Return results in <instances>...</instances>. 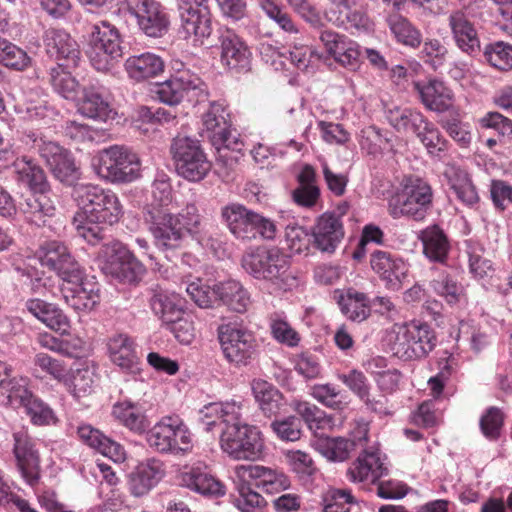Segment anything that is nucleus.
Segmentation results:
<instances>
[{
  "instance_id": "f257e3e1",
  "label": "nucleus",
  "mask_w": 512,
  "mask_h": 512,
  "mask_svg": "<svg viewBox=\"0 0 512 512\" xmlns=\"http://www.w3.org/2000/svg\"><path fill=\"white\" fill-rule=\"evenodd\" d=\"M234 475L238 492L235 506L241 512H264L267 502L255 489L278 494L291 487V481L283 471L263 465H237Z\"/></svg>"
},
{
  "instance_id": "f03ea898",
  "label": "nucleus",
  "mask_w": 512,
  "mask_h": 512,
  "mask_svg": "<svg viewBox=\"0 0 512 512\" xmlns=\"http://www.w3.org/2000/svg\"><path fill=\"white\" fill-rule=\"evenodd\" d=\"M229 113L225 105L219 101L210 103L203 115V126L207 137L216 148L217 164L227 170H233L243 157L244 144L230 130Z\"/></svg>"
},
{
  "instance_id": "7ed1b4c3",
  "label": "nucleus",
  "mask_w": 512,
  "mask_h": 512,
  "mask_svg": "<svg viewBox=\"0 0 512 512\" xmlns=\"http://www.w3.org/2000/svg\"><path fill=\"white\" fill-rule=\"evenodd\" d=\"M433 207V190L431 185L418 176H406L399 189L388 203L389 214L394 219L402 217L422 221Z\"/></svg>"
},
{
  "instance_id": "20e7f679",
  "label": "nucleus",
  "mask_w": 512,
  "mask_h": 512,
  "mask_svg": "<svg viewBox=\"0 0 512 512\" xmlns=\"http://www.w3.org/2000/svg\"><path fill=\"white\" fill-rule=\"evenodd\" d=\"M394 337L390 349L402 360H420L434 350L437 337L433 328L426 322L411 320L393 326Z\"/></svg>"
},
{
  "instance_id": "39448f33",
  "label": "nucleus",
  "mask_w": 512,
  "mask_h": 512,
  "mask_svg": "<svg viewBox=\"0 0 512 512\" xmlns=\"http://www.w3.org/2000/svg\"><path fill=\"white\" fill-rule=\"evenodd\" d=\"M221 219L237 239L251 241L262 238L273 240L277 234L275 222L241 203H228L221 208Z\"/></svg>"
},
{
  "instance_id": "423d86ee",
  "label": "nucleus",
  "mask_w": 512,
  "mask_h": 512,
  "mask_svg": "<svg viewBox=\"0 0 512 512\" xmlns=\"http://www.w3.org/2000/svg\"><path fill=\"white\" fill-rule=\"evenodd\" d=\"M74 197L80 213L93 222L113 225L124 214L123 206L117 194L99 185L79 184L74 188Z\"/></svg>"
},
{
  "instance_id": "0eeeda50",
  "label": "nucleus",
  "mask_w": 512,
  "mask_h": 512,
  "mask_svg": "<svg viewBox=\"0 0 512 512\" xmlns=\"http://www.w3.org/2000/svg\"><path fill=\"white\" fill-rule=\"evenodd\" d=\"M221 450L237 461H255L261 458L264 441L260 430L240 420L231 421L222 428Z\"/></svg>"
},
{
  "instance_id": "6e6552de",
  "label": "nucleus",
  "mask_w": 512,
  "mask_h": 512,
  "mask_svg": "<svg viewBox=\"0 0 512 512\" xmlns=\"http://www.w3.org/2000/svg\"><path fill=\"white\" fill-rule=\"evenodd\" d=\"M244 270L258 280L283 287L289 278L290 257L278 247L259 246L242 257Z\"/></svg>"
},
{
  "instance_id": "1a4fd4ad",
  "label": "nucleus",
  "mask_w": 512,
  "mask_h": 512,
  "mask_svg": "<svg viewBox=\"0 0 512 512\" xmlns=\"http://www.w3.org/2000/svg\"><path fill=\"white\" fill-rule=\"evenodd\" d=\"M97 175L112 184L131 183L141 176V161L138 155L124 145H113L103 149L94 164Z\"/></svg>"
},
{
  "instance_id": "9d476101",
  "label": "nucleus",
  "mask_w": 512,
  "mask_h": 512,
  "mask_svg": "<svg viewBox=\"0 0 512 512\" xmlns=\"http://www.w3.org/2000/svg\"><path fill=\"white\" fill-rule=\"evenodd\" d=\"M170 152L179 175L189 181L202 180L211 169L200 141L185 135H177L170 145Z\"/></svg>"
},
{
  "instance_id": "9b49d317",
  "label": "nucleus",
  "mask_w": 512,
  "mask_h": 512,
  "mask_svg": "<svg viewBox=\"0 0 512 512\" xmlns=\"http://www.w3.org/2000/svg\"><path fill=\"white\" fill-rule=\"evenodd\" d=\"M148 445L160 453L187 452L192 448V434L178 416L162 417L146 436Z\"/></svg>"
},
{
  "instance_id": "f8f14e48",
  "label": "nucleus",
  "mask_w": 512,
  "mask_h": 512,
  "mask_svg": "<svg viewBox=\"0 0 512 512\" xmlns=\"http://www.w3.org/2000/svg\"><path fill=\"white\" fill-rule=\"evenodd\" d=\"M144 220L153 236L155 246L160 251L174 252L182 247L185 236L174 214L153 206L147 209Z\"/></svg>"
},
{
  "instance_id": "ddd939ff",
  "label": "nucleus",
  "mask_w": 512,
  "mask_h": 512,
  "mask_svg": "<svg viewBox=\"0 0 512 512\" xmlns=\"http://www.w3.org/2000/svg\"><path fill=\"white\" fill-rule=\"evenodd\" d=\"M159 100L169 106L179 104L184 98L192 104L207 98V86L197 76L182 73L157 84L155 91Z\"/></svg>"
},
{
  "instance_id": "4468645a",
  "label": "nucleus",
  "mask_w": 512,
  "mask_h": 512,
  "mask_svg": "<svg viewBox=\"0 0 512 512\" xmlns=\"http://www.w3.org/2000/svg\"><path fill=\"white\" fill-rule=\"evenodd\" d=\"M102 255L104 257L102 271L121 282H134L144 271L142 264L118 240L104 244Z\"/></svg>"
},
{
  "instance_id": "2eb2a0df",
  "label": "nucleus",
  "mask_w": 512,
  "mask_h": 512,
  "mask_svg": "<svg viewBox=\"0 0 512 512\" xmlns=\"http://www.w3.org/2000/svg\"><path fill=\"white\" fill-rule=\"evenodd\" d=\"M218 338L224 357L236 366H247L256 354V339L253 334L232 324L218 328Z\"/></svg>"
},
{
  "instance_id": "dca6fc26",
  "label": "nucleus",
  "mask_w": 512,
  "mask_h": 512,
  "mask_svg": "<svg viewBox=\"0 0 512 512\" xmlns=\"http://www.w3.org/2000/svg\"><path fill=\"white\" fill-rule=\"evenodd\" d=\"M12 440L16 468L24 481L34 487L41 478V458L36 442L24 430L14 432Z\"/></svg>"
},
{
  "instance_id": "f3484780",
  "label": "nucleus",
  "mask_w": 512,
  "mask_h": 512,
  "mask_svg": "<svg viewBox=\"0 0 512 512\" xmlns=\"http://www.w3.org/2000/svg\"><path fill=\"white\" fill-rule=\"evenodd\" d=\"M38 257L41 265L55 272L62 282L79 280L82 268L63 242L58 240L44 242L38 249Z\"/></svg>"
},
{
  "instance_id": "a211bd4d",
  "label": "nucleus",
  "mask_w": 512,
  "mask_h": 512,
  "mask_svg": "<svg viewBox=\"0 0 512 512\" xmlns=\"http://www.w3.org/2000/svg\"><path fill=\"white\" fill-rule=\"evenodd\" d=\"M126 10L137 20L140 30L148 37H162L168 30L169 18L156 0H124Z\"/></svg>"
},
{
  "instance_id": "6ab92c4d",
  "label": "nucleus",
  "mask_w": 512,
  "mask_h": 512,
  "mask_svg": "<svg viewBox=\"0 0 512 512\" xmlns=\"http://www.w3.org/2000/svg\"><path fill=\"white\" fill-rule=\"evenodd\" d=\"M33 143L57 179L64 183H72L77 178L74 159L66 149L57 142L43 138H34Z\"/></svg>"
},
{
  "instance_id": "aec40b11",
  "label": "nucleus",
  "mask_w": 512,
  "mask_h": 512,
  "mask_svg": "<svg viewBox=\"0 0 512 512\" xmlns=\"http://www.w3.org/2000/svg\"><path fill=\"white\" fill-rule=\"evenodd\" d=\"M182 27L188 35L207 38L212 32L209 0H177Z\"/></svg>"
},
{
  "instance_id": "412c9836",
  "label": "nucleus",
  "mask_w": 512,
  "mask_h": 512,
  "mask_svg": "<svg viewBox=\"0 0 512 512\" xmlns=\"http://www.w3.org/2000/svg\"><path fill=\"white\" fill-rule=\"evenodd\" d=\"M220 62L228 71L240 74L251 68L252 53L246 43L232 30L219 36Z\"/></svg>"
},
{
  "instance_id": "4be33fe9",
  "label": "nucleus",
  "mask_w": 512,
  "mask_h": 512,
  "mask_svg": "<svg viewBox=\"0 0 512 512\" xmlns=\"http://www.w3.org/2000/svg\"><path fill=\"white\" fill-rule=\"evenodd\" d=\"M372 270L390 290H399L408 274V264L401 258L383 250H374L370 255Z\"/></svg>"
},
{
  "instance_id": "5701e85b",
  "label": "nucleus",
  "mask_w": 512,
  "mask_h": 512,
  "mask_svg": "<svg viewBox=\"0 0 512 512\" xmlns=\"http://www.w3.org/2000/svg\"><path fill=\"white\" fill-rule=\"evenodd\" d=\"M47 54L67 68L78 66L81 51L78 43L64 30L48 29L44 35Z\"/></svg>"
},
{
  "instance_id": "b1692460",
  "label": "nucleus",
  "mask_w": 512,
  "mask_h": 512,
  "mask_svg": "<svg viewBox=\"0 0 512 512\" xmlns=\"http://www.w3.org/2000/svg\"><path fill=\"white\" fill-rule=\"evenodd\" d=\"M314 246L321 252L333 253L344 237L340 216L325 212L319 216L312 229Z\"/></svg>"
},
{
  "instance_id": "393cba45",
  "label": "nucleus",
  "mask_w": 512,
  "mask_h": 512,
  "mask_svg": "<svg viewBox=\"0 0 512 512\" xmlns=\"http://www.w3.org/2000/svg\"><path fill=\"white\" fill-rule=\"evenodd\" d=\"M360 449L361 453L347 470V477L354 483L365 481L375 483L387 474L388 469L381 461L378 449H367L366 445Z\"/></svg>"
},
{
  "instance_id": "a878e982",
  "label": "nucleus",
  "mask_w": 512,
  "mask_h": 512,
  "mask_svg": "<svg viewBox=\"0 0 512 512\" xmlns=\"http://www.w3.org/2000/svg\"><path fill=\"white\" fill-rule=\"evenodd\" d=\"M61 293L65 302L78 311L91 310L99 301L98 288L94 282L86 279L83 269H80L78 281L62 282Z\"/></svg>"
},
{
  "instance_id": "bb28decb",
  "label": "nucleus",
  "mask_w": 512,
  "mask_h": 512,
  "mask_svg": "<svg viewBox=\"0 0 512 512\" xmlns=\"http://www.w3.org/2000/svg\"><path fill=\"white\" fill-rule=\"evenodd\" d=\"M165 475L164 463L156 458L140 462L129 475V489L134 496L147 494Z\"/></svg>"
},
{
  "instance_id": "cd10ccee",
  "label": "nucleus",
  "mask_w": 512,
  "mask_h": 512,
  "mask_svg": "<svg viewBox=\"0 0 512 512\" xmlns=\"http://www.w3.org/2000/svg\"><path fill=\"white\" fill-rule=\"evenodd\" d=\"M180 485L203 496H223L224 485L217 480L206 466H192L179 475Z\"/></svg>"
},
{
  "instance_id": "c85d7f7f",
  "label": "nucleus",
  "mask_w": 512,
  "mask_h": 512,
  "mask_svg": "<svg viewBox=\"0 0 512 512\" xmlns=\"http://www.w3.org/2000/svg\"><path fill=\"white\" fill-rule=\"evenodd\" d=\"M367 430L359 431L357 438L347 439L343 437H324L316 442L317 450L328 460L342 462L350 457V454L358 448H363L367 444Z\"/></svg>"
},
{
  "instance_id": "c756f323",
  "label": "nucleus",
  "mask_w": 512,
  "mask_h": 512,
  "mask_svg": "<svg viewBox=\"0 0 512 512\" xmlns=\"http://www.w3.org/2000/svg\"><path fill=\"white\" fill-rule=\"evenodd\" d=\"M421 103L434 112H445L453 105L452 91L440 80L429 79L414 83Z\"/></svg>"
},
{
  "instance_id": "7c9ffc66",
  "label": "nucleus",
  "mask_w": 512,
  "mask_h": 512,
  "mask_svg": "<svg viewBox=\"0 0 512 512\" xmlns=\"http://www.w3.org/2000/svg\"><path fill=\"white\" fill-rule=\"evenodd\" d=\"M78 112L86 118L106 122L117 115L99 87L90 85L82 90V98L78 104Z\"/></svg>"
},
{
  "instance_id": "2f4dec72",
  "label": "nucleus",
  "mask_w": 512,
  "mask_h": 512,
  "mask_svg": "<svg viewBox=\"0 0 512 512\" xmlns=\"http://www.w3.org/2000/svg\"><path fill=\"white\" fill-rule=\"evenodd\" d=\"M418 238L427 259L435 263H446L451 246L447 234L439 225L433 224L421 230Z\"/></svg>"
},
{
  "instance_id": "473e14b6",
  "label": "nucleus",
  "mask_w": 512,
  "mask_h": 512,
  "mask_svg": "<svg viewBox=\"0 0 512 512\" xmlns=\"http://www.w3.org/2000/svg\"><path fill=\"white\" fill-rule=\"evenodd\" d=\"M20 211L27 223L36 227H43L54 217L56 208L45 193H41L27 196L20 203Z\"/></svg>"
},
{
  "instance_id": "72a5a7b5",
  "label": "nucleus",
  "mask_w": 512,
  "mask_h": 512,
  "mask_svg": "<svg viewBox=\"0 0 512 512\" xmlns=\"http://www.w3.org/2000/svg\"><path fill=\"white\" fill-rule=\"evenodd\" d=\"M124 68L129 78L140 82L158 76L164 70V62L150 52L132 55L125 60Z\"/></svg>"
},
{
  "instance_id": "f704fd0d",
  "label": "nucleus",
  "mask_w": 512,
  "mask_h": 512,
  "mask_svg": "<svg viewBox=\"0 0 512 512\" xmlns=\"http://www.w3.org/2000/svg\"><path fill=\"white\" fill-rule=\"evenodd\" d=\"M27 310L48 328L65 333L70 327V321L64 312L55 304L35 298L25 304Z\"/></svg>"
},
{
  "instance_id": "c9c22d12",
  "label": "nucleus",
  "mask_w": 512,
  "mask_h": 512,
  "mask_svg": "<svg viewBox=\"0 0 512 512\" xmlns=\"http://www.w3.org/2000/svg\"><path fill=\"white\" fill-rule=\"evenodd\" d=\"M79 438L91 448L99 451L104 456L121 461L125 459V450L117 442L106 437L100 430L89 424H82L77 429Z\"/></svg>"
},
{
  "instance_id": "e433bc0d",
  "label": "nucleus",
  "mask_w": 512,
  "mask_h": 512,
  "mask_svg": "<svg viewBox=\"0 0 512 512\" xmlns=\"http://www.w3.org/2000/svg\"><path fill=\"white\" fill-rule=\"evenodd\" d=\"M449 27L457 46L461 50L471 53L479 48L476 29L462 10H456L450 14Z\"/></svg>"
},
{
  "instance_id": "4c0bfd02",
  "label": "nucleus",
  "mask_w": 512,
  "mask_h": 512,
  "mask_svg": "<svg viewBox=\"0 0 512 512\" xmlns=\"http://www.w3.org/2000/svg\"><path fill=\"white\" fill-rule=\"evenodd\" d=\"M108 352L111 361L123 370L133 372L139 363L133 340L118 334L108 341Z\"/></svg>"
},
{
  "instance_id": "58836bf2",
  "label": "nucleus",
  "mask_w": 512,
  "mask_h": 512,
  "mask_svg": "<svg viewBox=\"0 0 512 512\" xmlns=\"http://www.w3.org/2000/svg\"><path fill=\"white\" fill-rule=\"evenodd\" d=\"M113 417L134 433L141 434L149 427V421L139 403L123 400L112 407Z\"/></svg>"
},
{
  "instance_id": "ea45409f",
  "label": "nucleus",
  "mask_w": 512,
  "mask_h": 512,
  "mask_svg": "<svg viewBox=\"0 0 512 512\" xmlns=\"http://www.w3.org/2000/svg\"><path fill=\"white\" fill-rule=\"evenodd\" d=\"M214 293L231 311L244 313L251 304L250 294L235 280L221 282L214 286Z\"/></svg>"
},
{
  "instance_id": "a19ab883",
  "label": "nucleus",
  "mask_w": 512,
  "mask_h": 512,
  "mask_svg": "<svg viewBox=\"0 0 512 512\" xmlns=\"http://www.w3.org/2000/svg\"><path fill=\"white\" fill-rule=\"evenodd\" d=\"M96 368L94 365L84 364L80 368L72 370L65 376L63 383L68 392L77 400L87 398L94 391Z\"/></svg>"
},
{
  "instance_id": "79ce46f5",
  "label": "nucleus",
  "mask_w": 512,
  "mask_h": 512,
  "mask_svg": "<svg viewBox=\"0 0 512 512\" xmlns=\"http://www.w3.org/2000/svg\"><path fill=\"white\" fill-rule=\"evenodd\" d=\"M13 166L18 175V179L27 185L32 194L46 193L49 190V184L43 169L26 156L17 158Z\"/></svg>"
},
{
  "instance_id": "37998d69",
  "label": "nucleus",
  "mask_w": 512,
  "mask_h": 512,
  "mask_svg": "<svg viewBox=\"0 0 512 512\" xmlns=\"http://www.w3.org/2000/svg\"><path fill=\"white\" fill-rule=\"evenodd\" d=\"M251 390L265 416L271 417L280 411L283 395L273 384L263 379H254L251 382Z\"/></svg>"
},
{
  "instance_id": "c03bdc74",
  "label": "nucleus",
  "mask_w": 512,
  "mask_h": 512,
  "mask_svg": "<svg viewBox=\"0 0 512 512\" xmlns=\"http://www.w3.org/2000/svg\"><path fill=\"white\" fill-rule=\"evenodd\" d=\"M151 292V309L165 325L175 322L184 315V311L177 303L175 295L169 294L167 290L159 286L153 288Z\"/></svg>"
},
{
  "instance_id": "a18cd8bd",
  "label": "nucleus",
  "mask_w": 512,
  "mask_h": 512,
  "mask_svg": "<svg viewBox=\"0 0 512 512\" xmlns=\"http://www.w3.org/2000/svg\"><path fill=\"white\" fill-rule=\"evenodd\" d=\"M391 126L400 133L416 134L427 119L420 111L394 106L386 111Z\"/></svg>"
},
{
  "instance_id": "49530a36",
  "label": "nucleus",
  "mask_w": 512,
  "mask_h": 512,
  "mask_svg": "<svg viewBox=\"0 0 512 512\" xmlns=\"http://www.w3.org/2000/svg\"><path fill=\"white\" fill-rule=\"evenodd\" d=\"M338 305L343 315L355 322H362L370 315V304L365 293L349 289L340 295Z\"/></svg>"
},
{
  "instance_id": "de8ad7c7",
  "label": "nucleus",
  "mask_w": 512,
  "mask_h": 512,
  "mask_svg": "<svg viewBox=\"0 0 512 512\" xmlns=\"http://www.w3.org/2000/svg\"><path fill=\"white\" fill-rule=\"evenodd\" d=\"M64 64H56L49 68V83L54 91L67 100H75L78 97L80 84L68 71Z\"/></svg>"
},
{
  "instance_id": "09e8293b",
  "label": "nucleus",
  "mask_w": 512,
  "mask_h": 512,
  "mask_svg": "<svg viewBox=\"0 0 512 512\" xmlns=\"http://www.w3.org/2000/svg\"><path fill=\"white\" fill-rule=\"evenodd\" d=\"M386 22L391 33L399 43L412 48L420 46L422 35L406 17L399 13H390L386 18Z\"/></svg>"
},
{
  "instance_id": "8fccbe9b",
  "label": "nucleus",
  "mask_w": 512,
  "mask_h": 512,
  "mask_svg": "<svg viewBox=\"0 0 512 512\" xmlns=\"http://www.w3.org/2000/svg\"><path fill=\"white\" fill-rule=\"evenodd\" d=\"M91 46L108 49L112 53L122 52L118 29L107 20L95 23L91 30Z\"/></svg>"
},
{
  "instance_id": "3c124183",
  "label": "nucleus",
  "mask_w": 512,
  "mask_h": 512,
  "mask_svg": "<svg viewBox=\"0 0 512 512\" xmlns=\"http://www.w3.org/2000/svg\"><path fill=\"white\" fill-rule=\"evenodd\" d=\"M201 413L207 419L205 424L210 429V426L216 423L215 420H210L212 418L220 419L224 426L231 421L240 420L243 416V406L236 401L209 403L204 406Z\"/></svg>"
},
{
  "instance_id": "603ef678",
  "label": "nucleus",
  "mask_w": 512,
  "mask_h": 512,
  "mask_svg": "<svg viewBox=\"0 0 512 512\" xmlns=\"http://www.w3.org/2000/svg\"><path fill=\"white\" fill-rule=\"evenodd\" d=\"M415 135L427 152L434 157L440 158L448 149V141L436 125L428 119L425 120V123H423V126L419 128Z\"/></svg>"
},
{
  "instance_id": "864d4df0",
  "label": "nucleus",
  "mask_w": 512,
  "mask_h": 512,
  "mask_svg": "<svg viewBox=\"0 0 512 512\" xmlns=\"http://www.w3.org/2000/svg\"><path fill=\"white\" fill-rule=\"evenodd\" d=\"M32 63L27 52L14 43L0 37V64L15 71H24Z\"/></svg>"
},
{
  "instance_id": "5fc2aeb1",
  "label": "nucleus",
  "mask_w": 512,
  "mask_h": 512,
  "mask_svg": "<svg viewBox=\"0 0 512 512\" xmlns=\"http://www.w3.org/2000/svg\"><path fill=\"white\" fill-rule=\"evenodd\" d=\"M291 407L310 429H323L331 422L323 410L308 401L293 400Z\"/></svg>"
},
{
  "instance_id": "6e6d98bb",
  "label": "nucleus",
  "mask_w": 512,
  "mask_h": 512,
  "mask_svg": "<svg viewBox=\"0 0 512 512\" xmlns=\"http://www.w3.org/2000/svg\"><path fill=\"white\" fill-rule=\"evenodd\" d=\"M484 57L494 68L501 71L512 70V44L496 41L485 46Z\"/></svg>"
},
{
  "instance_id": "4d7b16f0",
  "label": "nucleus",
  "mask_w": 512,
  "mask_h": 512,
  "mask_svg": "<svg viewBox=\"0 0 512 512\" xmlns=\"http://www.w3.org/2000/svg\"><path fill=\"white\" fill-rule=\"evenodd\" d=\"M265 15L287 33H297L298 28L290 14L276 0H255Z\"/></svg>"
},
{
  "instance_id": "13d9d810",
  "label": "nucleus",
  "mask_w": 512,
  "mask_h": 512,
  "mask_svg": "<svg viewBox=\"0 0 512 512\" xmlns=\"http://www.w3.org/2000/svg\"><path fill=\"white\" fill-rule=\"evenodd\" d=\"M32 395L22 380L9 377L0 387V404L22 406Z\"/></svg>"
},
{
  "instance_id": "bf43d9fd",
  "label": "nucleus",
  "mask_w": 512,
  "mask_h": 512,
  "mask_svg": "<svg viewBox=\"0 0 512 512\" xmlns=\"http://www.w3.org/2000/svg\"><path fill=\"white\" fill-rule=\"evenodd\" d=\"M357 501L348 489H328L322 496L323 512H350Z\"/></svg>"
},
{
  "instance_id": "052dcab7",
  "label": "nucleus",
  "mask_w": 512,
  "mask_h": 512,
  "mask_svg": "<svg viewBox=\"0 0 512 512\" xmlns=\"http://www.w3.org/2000/svg\"><path fill=\"white\" fill-rule=\"evenodd\" d=\"M310 395L322 405L334 410L342 409L345 405L343 392L332 383L313 385Z\"/></svg>"
},
{
  "instance_id": "680f3d73",
  "label": "nucleus",
  "mask_w": 512,
  "mask_h": 512,
  "mask_svg": "<svg viewBox=\"0 0 512 512\" xmlns=\"http://www.w3.org/2000/svg\"><path fill=\"white\" fill-rule=\"evenodd\" d=\"M271 334L278 342L289 347H295L299 344V334L285 320L280 313H272L269 317Z\"/></svg>"
},
{
  "instance_id": "e2e57ef3",
  "label": "nucleus",
  "mask_w": 512,
  "mask_h": 512,
  "mask_svg": "<svg viewBox=\"0 0 512 512\" xmlns=\"http://www.w3.org/2000/svg\"><path fill=\"white\" fill-rule=\"evenodd\" d=\"M99 222L88 220V216L77 212L73 217V225L77 234L91 245H97L106 239L105 229Z\"/></svg>"
},
{
  "instance_id": "0e129e2a",
  "label": "nucleus",
  "mask_w": 512,
  "mask_h": 512,
  "mask_svg": "<svg viewBox=\"0 0 512 512\" xmlns=\"http://www.w3.org/2000/svg\"><path fill=\"white\" fill-rule=\"evenodd\" d=\"M431 287L449 304H455L463 296V287L459 285L449 274L441 273L437 279L431 281Z\"/></svg>"
},
{
  "instance_id": "69168bd1",
  "label": "nucleus",
  "mask_w": 512,
  "mask_h": 512,
  "mask_svg": "<svg viewBox=\"0 0 512 512\" xmlns=\"http://www.w3.org/2000/svg\"><path fill=\"white\" fill-rule=\"evenodd\" d=\"M479 425L481 432L488 440L496 441L504 425V414L497 407H489L481 416Z\"/></svg>"
},
{
  "instance_id": "338daca9",
  "label": "nucleus",
  "mask_w": 512,
  "mask_h": 512,
  "mask_svg": "<svg viewBox=\"0 0 512 512\" xmlns=\"http://www.w3.org/2000/svg\"><path fill=\"white\" fill-rule=\"evenodd\" d=\"M271 429L282 441L294 442L302 436V422L296 416L274 420L271 423Z\"/></svg>"
},
{
  "instance_id": "774afa93",
  "label": "nucleus",
  "mask_w": 512,
  "mask_h": 512,
  "mask_svg": "<svg viewBox=\"0 0 512 512\" xmlns=\"http://www.w3.org/2000/svg\"><path fill=\"white\" fill-rule=\"evenodd\" d=\"M286 459L291 470L300 478L312 476L317 470L311 455L307 452L289 450L286 453Z\"/></svg>"
}]
</instances>
